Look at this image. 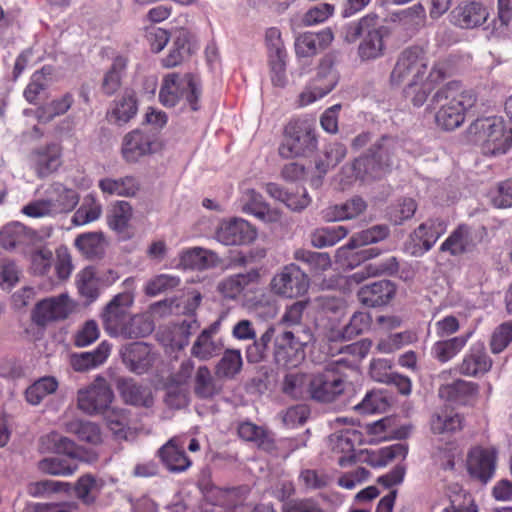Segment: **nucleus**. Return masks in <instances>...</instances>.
Returning a JSON list of instances; mask_svg holds the SVG:
<instances>
[{
  "label": "nucleus",
  "instance_id": "de8ad7c7",
  "mask_svg": "<svg viewBox=\"0 0 512 512\" xmlns=\"http://www.w3.org/2000/svg\"><path fill=\"white\" fill-rule=\"evenodd\" d=\"M309 385L310 374L288 373L283 379L282 391L294 399H308Z\"/></svg>",
  "mask_w": 512,
  "mask_h": 512
},
{
  "label": "nucleus",
  "instance_id": "37998d69",
  "mask_svg": "<svg viewBox=\"0 0 512 512\" xmlns=\"http://www.w3.org/2000/svg\"><path fill=\"white\" fill-rule=\"evenodd\" d=\"M468 338V335H461L436 341L431 347V355L440 363H446L460 353L466 346Z\"/></svg>",
  "mask_w": 512,
  "mask_h": 512
},
{
  "label": "nucleus",
  "instance_id": "f257e3e1",
  "mask_svg": "<svg viewBox=\"0 0 512 512\" xmlns=\"http://www.w3.org/2000/svg\"><path fill=\"white\" fill-rule=\"evenodd\" d=\"M477 101L472 90H466L457 81L448 82L432 96V105L438 107L435 122L443 130L452 131L465 121L466 112Z\"/></svg>",
  "mask_w": 512,
  "mask_h": 512
},
{
  "label": "nucleus",
  "instance_id": "a878e982",
  "mask_svg": "<svg viewBox=\"0 0 512 512\" xmlns=\"http://www.w3.org/2000/svg\"><path fill=\"white\" fill-rule=\"evenodd\" d=\"M192 34L185 28L175 31L172 46L166 57L161 60L164 68H173L188 58L192 53Z\"/></svg>",
  "mask_w": 512,
  "mask_h": 512
},
{
  "label": "nucleus",
  "instance_id": "8fccbe9b",
  "mask_svg": "<svg viewBox=\"0 0 512 512\" xmlns=\"http://www.w3.org/2000/svg\"><path fill=\"white\" fill-rule=\"evenodd\" d=\"M407 454V444L397 443L383 447L378 451L368 452L366 461L373 467H383L394 459H405Z\"/></svg>",
  "mask_w": 512,
  "mask_h": 512
},
{
  "label": "nucleus",
  "instance_id": "2f4dec72",
  "mask_svg": "<svg viewBox=\"0 0 512 512\" xmlns=\"http://www.w3.org/2000/svg\"><path fill=\"white\" fill-rule=\"evenodd\" d=\"M232 507L231 493L228 490L211 486L203 491L201 512H236Z\"/></svg>",
  "mask_w": 512,
  "mask_h": 512
},
{
  "label": "nucleus",
  "instance_id": "e2e57ef3",
  "mask_svg": "<svg viewBox=\"0 0 512 512\" xmlns=\"http://www.w3.org/2000/svg\"><path fill=\"white\" fill-rule=\"evenodd\" d=\"M102 213V207L95 196L89 194L84 198L82 205L76 210L72 222L76 226H82L97 220Z\"/></svg>",
  "mask_w": 512,
  "mask_h": 512
},
{
  "label": "nucleus",
  "instance_id": "6e6d98bb",
  "mask_svg": "<svg viewBox=\"0 0 512 512\" xmlns=\"http://www.w3.org/2000/svg\"><path fill=\"white\" fill-rule=\"evenodd\" d=\"M240 350L227 349L215 367V373L220 378L232 379L242 368Z\"/></svg>",
  "mask_w": 512,
  "mask_h": 512
},
{
  "label": "nucleus",
  "instance_id": "680f3d73",
  "mask_svg": "<svg viewBox=\"0 0 512 512\" xmlns=\"http://www.w3.org/2000/svg\"><path fill=\"white\" fill-rule=\"evenodd\" d=\"M347 234L348 229L342 225L320 228L311 234V243L316 248L329 247L338 243Z\"/></svg>",
  "mask_w": 512,
  "mask_h": 512
},
{
  "label": "nucleus",
  "instance_id": "393cba45",
  "mask_svg": "<svg viewBox=\"0 0 512 512\" xmlns=\"http://www.w3.org/2000/svg\"><path fill=\"white\" fill-rule=\"evenodd\" d=\"M217 331V323H213L204 329L193 343L191 355L201 361H207L219 355L223 349V343L213 338Z\"/></svg>",
  "mask_w": 512,
  "mask_h": 512
},
{
  "label": "nucleus",
  "instance_id": "774afa93",
  "mask_svg": "<svg viewBox=\"0 0 512 512\" xmlns=\"http://www.w3.org/2000/svg\"><path fill=\"white\" fill-rule=\"evenodd\" d=\"M512 342V320L501 323L493 331L489 346L493 354L503 352Z\"/></svg>",
  "mask_w": 512,
  "mask_h": 512
},
{
  "label": "nucleus",
  "instance_id": "39448f33",
  "mask_svg": "<svg viewBox=\"0 0 512 512\" xmlns=\"http://www.w3.org/2000/svg\"><path fill=\"white\" fill-rule=\"evenodd\" d=\"M200 94L201 88L192 75H186L185 81H183L178 73H169L163 77L159 91V101L163 106L171 108L175 107L185 97L191 109L197 111Z\"/></svg>",
  "mask_w": 512,
  "mask_h": 512
},
{
  "label": "nucleus",
  "instance_id": "e433bc0d",
  "mask_svg": "<svg viewBox=\"0 0 512 512\" xmlns=\"http://www.w3.org/2000/svg\"><path fill=\"white\" fill-rule=\"evenodd\" d=\"M127 66L128 58L126 56L118 55L113 59L101 82V91L104 95L111 97L119 91Z\"/></svg>",
  "mask_w": 512,
  "mask_h": 512
},
{
  "label": "nucleus",
  "instance_id": "ddd939ff",
  "mask_svg": "<svg viewBox=\"0 0 512 512\" xmlns=\"http://www.w3.org/2000/svg\"><path fill=\"white\" fill-rule=\"evenodd\" d=\"M496 463L497 450L495 448L475 446L467 454L466 468L472 479L481 484H487L495 474Z\"/></svg>",
  "mask_w": 512,
  "mask_h": 512
},
{
  "label": "nucleus",
  "instance_id": "79ce46f5",
  "mask_svg": "<svg viewBox=\"0 0 512 512\" xmlns=\"http://www.w3.org/2000/svg\"><path fill=\"white\" fill-rule=\"evenodd\" d=\"M258 278V272L254 270L232 275L219 283L218 291L227 299H236L250 283L256 282Z\"/></svg>",
  "mask_w": 512,
  "mask_h": 512
},
{
  "label": "nucleus",
  "instance_id": "c03bdc74",
  "mask_svg": "<svg viewBox=\"0 0 512 512\" xmlns=\"http://www.w3.org/2000/svg\"><path fill=\"white\" fill-rule=\"evenodd\" d=\"M98 186L104 194L124 197L134 196L139 190V183L133 176L119 179L104 178L99 181Z\"/></svg>",
  "mask_w": 512,
  "mask_h": 512
},
{
  "label": "nucleus",
  "instance_id": "c85d7f7f",
  "mask_svg": "<svg viewBox=\"0 0 512 512\" xmlns=\"http://www.w3.org/2000/svg\"><path fill=\"white\" fill-rule=\"evenodd\" d=\"M33 168L39 178H45L61 165V147L49 144L32 154Z\"/></svg>",
  "mask_w": 512,
  "mask_h": 512
},
{
  "label": "nucleus",
  "instance_id": "cd10ccee",
  "mask_svg": "<svg viewBox=\"0 0 512 512\" xmlns=\"http://www.w3.org/2000/svg\"><path fill=\"white\" fill-rule=\"evenodd\" d=\"M463 449L460 444L453 440L438 444L431 453L433 466L442 471H454L456 463L463 459Z\"/></svg>",
  "mask_w": 512,
  "mask_h": 512
},
{
  "label": "nucleus",
  "instance_id": "6e6552de",
  "mask_svg": "<svg viewBox=\"0 0 512 512\" xmlns=\"http://www.w3.org/2000/svg\"><path fill=\"white\" fill-rule=\"evenodd\" d=\"M113 399L114 393L110 384L105 378L98 376L90 385L78 391L77 406L87 415H100L109 408Z\"/></svg>",
  "mask_w": 512,
  "mask_h": 512
},
{
  "label": "nucleus",
  "instance_id": "6ab92c4d",
  "mask_svg": "<svg viewBox=\"0 0 512 512\" xmlns=\"http://www.w3.org/2000/svg\"><path fill=\"white\" fill-rule=\"evenodd\" d=\"M488 16V9L482 3L465 0L451 11L450 21L462 29H472L485 23Z\"/></svg>",
  "mask_w": 512,
  "mask_h": 512
},
{
  "label": "nucleus",
  "instance_id": "0e129e2a",
  "mask_svg": "<svg viewBox=\"0 0 512 512\" xmlns=\"http://www.w3.org/2000/svg\"><path fill=\"white\" fill-rule=\"evenodd\" d=\"M28 240L24 225L13 222L5 225L0 231V244L4 249H13Z\"/></svg>",
  "mask_w": 512,
  "mask_h": 512
},
{
  "label": "nucleus",
  "instance_id": "bb28decb",
  "mask_svg": "<svg viewBox=\"0 0 512 512\" xmlns=\"http://www.w3.org/2000/svg\"><path fill=\"white\" fill-rule=\"evenodd\" d=\"M362 443V434L355 429H346L335 436L333 451L342 454L338 464L345 467L356 461V446Z\"/></svg>",
  "mask_w": 512,
  "mask_h": 512
},
{
  "label": "nucleus",
  "instance_id": "f8f14e48",
  "mask_svg": "<svg viewBox=\"0 0 512 512\" xmlns=\"http://www.w3.org/2000/svg\"><path fill=\"white\" fill-rule=\"evenodd\" d=\"M160 148L156 134L136 129L124 136L121 154L126 162L135 163L142 157L157 152Z\"/></svg>",
  "mask_w": 512,
  "mask_h": 512
},
{
  "label": "nucleus",
  "instance_id": "052dcab7",
  "mask_svg": "<svg viewBox=\"0 0 512 512\" xmlns=\"http://www.w3.org/2000/svg\"><path fill=\"white\" fill-rule=\"evenodd\" d=\"M294 258L308 265L311 273L317 275L331 267V258L328 253L314 252L305 249H298L294 253Z\"/></svg>",
  "mask_w": 512,
  "mask_h": 512
},
{
  "label": "nucleus",
  "instance_id": "f704fd0d",
  "mask_svg": "<svg viewBox=\"0 0 512 512\" xmlns=\"http://www.w3.org/2000/svg\"><path fill=\"white\" fill-rule=\"evenodd\" d=\"M119 389L124 402L129 405L151 408L154 404V397L149 387L126 380L121 383Z\"/></svg>",
  "mask_w": 512,
  "mask_h": 512
},
{
  "label": "nucleus",
  "instance_id": "5701e85b",
  "mask_svg": "<svg viewBox=\"0 0 512 512\" xmlns=\"http://www.w3.org/2000/svg\"><path fill=\"white\" fill-rule=\"evenodd\" d=\"M396 294V286L390 280H379L361 287L357 293L360 303L367 307L388 304Z\"/></svg>",
  "mask_w": 512,
  "mask_h": 512
},
{
  "label": "nucleus",
  "instance_id": "c9c22d12",
  "mask_svg": "<svg viewBox=\"0 0 512 512\" xmlns=\"http://www.w3.org/2000/svg\"><path fill=\"white\" fill-rule=\"evenodd\" d=\"M479 391L477 383L458 379L440 387L439 395L448 401L465 404L470 398L476 397Z\"/></svg>",
  "mask_w": 512,
  "mask_h": 512
},
{
  "label": "nucleus",
  "instance_id": "58836bf2",
  "mask_svg": "<svg viewBox=\"0 0 512 512\" xmlns=\"http://www.w3.org/2000/svg\"><path fill=\"white\" fill-rule=\"evenodd\" d=\"M399 270V262L395 256L388 257L379 262L366 264L362 270L350 276L351 280L361 283L367 278L378 276H392Z\"/></svg>",
  "mask_w": 512,
  "mask_h": 512
},
{
  "label": "nucleus",
  "instance_id": "4468645a",
  "mask_svg": "<svg viewBox=\"0 0 512 512\" xmlns=\"http://www.w3.org/2000/svg\"><path fill=\"white\" fill-rule=\"evenodd\" d=\"M133 303L130 293H119L105 306L101 318L104 330L112 337H119Z\"/></svg>",
  "mask_w": 512,
  "mask_h": 512
},
{
  "label": "nucleus",
  "instance_id": "aec40b11",
  "mask_svg": "<svg viewBox=\"0 0 512 512\" xmlns=\"http://www.w3.org/2000/svg\"><path fill=\"white\" fill-rule=\"evenodd\" d=\"M240 204L242 212L252 215L263 222L275 223L281 219L280 211L271 208L264 200L262 194L253 188L245 189L242 192Z\"/></svg>",
  "mask_w": 512,
  "mask_h": 512
},
{
  "label": "nucleus",
  "instance_id": "2eb2a0df",
  "mask_svg": "<svg viewBox=\"0 0 512 512\" xmlns=\"http://www.w3.org/2000/svg\"><path fill=\"white\" fill-rule=\"evenodd\" d=\"M215 238L227 246L247 245L257 238V230L247 220L235 217L219 224Z\"/></svg>",
  "mask_w": 512,
  "mask_h": 512
},
{
  "label": "nucleus",
  "instance_id": "423d86ee",
  "mask_svg": "<svg viewBox=\"0 0 512 512\" xmlns=\"http://www.w3.org/2000/svg\"><path fill=\"white\" fill-rule=\"evenodd\" d=\"M343 359L329 364L323 371L310 374L309 398L318 402H333L345 390L341 373Z\"/></svg>",
  "mask_w": 512,
  "mask_h": 512
},
{
  "label": "nucleus",
  "instance_id": "4d7b16f0",
  "mask_svg": "<svg viewBox=\"0 0 512 512\" xmlns=\"http://www.w3.org/2000/svg\"><path fill=\"white\" fill-rule=\"evenodd\" d=\"M58 388V381L53 376H45L32 385L25 391V398L27 402L32 405H38L46 396L56 392Z\"/></svg>",
  "mask_w": 512,
  "mask_h": 512
},
{
  "label": "nucleus",
  "instance_id": "9b49d317",
  "mask_svg": "<svg viewBox=\"0 0 512 512\" xmlns=\"http://www.w3.org/2000/svg\"><path fill=\"white\" fill-rule=\"evenodd\" d=\"M446 230L447 225L442 219H428L411 233L407 250L414 257L423 256L432 249Z\"/></svg>",
  "mask_w": 512,
  "mask_h": 512
},
{
  "label": "nucleus",
  "instance_id": "0eeeda50",
  "mask_svg": "<svg viewBox=\"0 0 512 512\" xmlns=\"http://www.w3.org/2000/svg\"><path fill=\"white\" fill-rule=\"evenodd\" d=\"M483 141L484 154L500 155L512 146V129H506L504 121L499 117L477 119L471 126Z\"/></svg>",
  "mask_w": 512,
  "mask_h": 512
},
{
  "label": "nucleus",
  "instance_id": "f03ea898",
  "mask_svg": "<svg viewBox=\"0 0 512 512\" xmlns=\"http://www.w3.org/2000/svg\"><path fill=\"white\" fill-rule=\"evenodd\" d=\"M398 149V140L390 135H383L373 143L367 152L355 159L352 170L356 179L362 181L378 179L391 170L393 157Z\"/></svg>",
  "mask_w": 512,
  "mask_h": 512
},
{
  "label": "nucleus",
  "instance_id": "4c0bfd02",
  "mask_svg": "<svg viewBox=\"0 0 512 512\" xmlns=\"http://www.w3.org/2000/svg\"><path fill=\"white\" fill-rule=\"evenodd\" d=\"M111 351V345L107 341L101 342L91 352L75 354L71 357V365L75 371L84 372L103 364Z\"/></svg>",
  "mask_w": 512,
  "mask_h": 512
},
{
  "label": "nucleus",
  "instance_id": "bf43d9fd",
  "mask_svg": "<svg viewBox=\"0 0 512 512\" xmlns=\"http://www.w3.org/2000/svg\"><path fill=\"white\" fill-rule=\"evenodd\" d=\"M464 418L458 413L433 415L430 426L433 434H453L463 429Z\"/></svg>",
  "mask_w": 512,
  "mask_h": 512
},
{
  "label": "nucleus",
  "instance_id": "49530a36",
  "mask_svg": "<svg viewBox=\"0 0 512 512\" xmlns=\"http://www.w3.org/2000/svg\"><path fill=\"white\" fill-rule=\"evenodd\" d=\"M384 52L383 34L380 29L369 30L358 46V55L362 61L379 58Z\"/></svg>",
  "mask_w": 512,
  "mask_h": 512
},
{
  "label": "nucleus",
  "instance_id": "412c9836",
  "mask_svg": "<svg viewBox=\"0 0 512 512\" xmlns=\"http://www.w3.org/2000/svg\"><path fill=\"white\" fill-rule=\"evenodd\" d=\"M493 365L491 357L488 355L483 344H474L464 355L462 361L457 366V371L467 377H481L488 373Z\"/></svg>",
  "mask_w": 512,
  "mask_h": 512
},
{
  "label": "nucleus",
  "instance_id": "dca6fc26",
  "mask_svg": "<svg viewBox=\"0 0 512 512\" xmlns=\"http://www.w3.org/2000/svg\"><path fill=\"white\" fill-rule=\"evenodd\" d=\"M72 312V305L67 294L48 297L39 301L33 311L32 320L38 326L66 319Z\"/></svg>",
  "mask_w": 512,
  "mask_h": 512
},
{
  "label": "nucleus",
  "instance_id": "603ef678",
  "mask_svg": "<svg viewBox=\"0 0 512 512\" xmlns=\"http://www.w3.org/2000/svg\"><path fill=\"white\" fill-rule=\"evenodd\" d=\"M77 288L80 295L90 302L96 300L102 288L93 267H86L76 277Z\"/></svg>",
  "mask_w": 512,
  "mask_h": 512
},
{
  "label": "nucleus",
  "instance_id": "3c124183",
  "mask_svg": "<svg viewBox=\"0 0 512 512\" xmlns=\"http://www.w3.org/2000/svg\"><path fill=\"white\" fill-rule=\"evenodd\" d=\"M216 253L195 247L182 253L181 263L191 269L204 270L215 264L217 261Z\"/></svg>",
  "mask_w": 512,
  "mask_h": 512
},
{
  "label": "nucleus",
  "instance_id": "c756f323",
  "mask_svg": "<svg viewBox=\"0 0 512 512\" xmlns=\"http://www.w3.org/2000/svg\"><path fill=\"white\" fill-rule=\"evenodd\" d=\"M268 195L283 202L292 211H300L310 203V197L304 187L297 186L295 191L285 190L279 184L267 183L265 185Z\"/></svg>",
  "mask_w": 512,
  "mask_h": 512
},
{
  "label": "nucleus",
  "instance_id": "7ed1b4c3",
  "mask_svg": "<svg viewBox=\"0 0 512 512\" xmlns=\"http://www.w3.org/2000/svg\"><path fill=\"white\" fill-rule=\"evenodd\" d=\"M317 144L313 122L308 118L294 117L284 125L278 153L283 159L306 157L316 151Z\"/></svg>",
  "mask_w": 512,
  "mask_h": 512
},
{
  "label": "nucleus",
  "instance_id": "a19ab883",
  "mask_svg": "<svg viewBox=\"0 0 512 512\" xmlns=\"http://www.w3.org/2000/svg\"><path fill=\"white\" fill-rule=\"evenodd\" d=\"M103 488V481L92 474H84L78 478L74 485L75 497L85 506L96 503Z\"/></svg>",
  "mask_w": 512,
  "mask_h": 512
},
{
  "label": "nucleus",
  "instance_id": "5fc2aeb1",
  "mask_svg": "<svg viewBox=\"0 0 512 512\" xmlns=\"http://www.w3.org/2000/svg\"><path fill=\"white\" fill-rule=\"evenodd\" d=\"M38 469L45 474L70 476L78 469L75 460L63 457H48L38 462Z\"/></svg>",
  "mask_w": 512,
  "mask_h": 512
},
{
  "label": "nucleus",
  "instance_id": "ea45409f",
  "mask_svg": "<svg viewBox=\"0 0 512 512\" xmlns=\"http://www.w3.org/2000/svg\"><path fill=\"white\" fill-rule=\"evenodd\" d=\"M237 432L242 440L253 442L260 449L266 451L274 449V440L269 431L263 426H258L250 421H244L239 423Z\"/></svg>",
  "mask_w": 512,
  "mask_h": 512
},
{
  "label": "nucleus",
  "instance_id": "864d4df0",
  "mask_svg": "<svg viewBox=\"0 0 512 512\" xmlns=\"http://www.w3.org/2000/svg\"><path fill=\"white\" fill-rule=\"evenodd\" d=\"M153 330L154 324L148 317L141 314H130L119 337L126 339L141 338L151 334Z\"/></svg>",
  "mask_w": 512,
  "mask_h": 512
},
{
  "label": "nucleus",
  "instance_id": "a18cd8bd",
  "mask_svg": "<svg viewBox=\"0 0 512 512\" xmlns=\"http://www.w3.org/2000/svg\"><path fill=\"white\" fill-rule=\"evenodd\" d=\"M366 202L361 197H353L341 205H334L325 211L327 221L352 219L366 210Z\"/></svg>",
  "mask_w": 512,
  "mask_h": 512
},
{
  "label": "nucleus",
  "instance_id": "1a4fd4ad",
  "mask_svg": "<svg viewBox=\"0 0 512 512\" xmlns=\"http://www.w3.org/2000/svg\"><path fill=\"white\" fill-rule=\"evenodd\" d=\"M338 82L337 72L333 69L330 59H323L315 77H313L298 98L299 106L304 107L314 103L330 93Z\"/></svg>",
  "mask_w": 512,
  "mask_h": 512
},
{
  "label": "nucleus",
  "instance_id": "20e7f679",
  "mask_svg": "<svg viewBox=\"0 0 512 512\" xmlns=\"http://www.w3.org/2000/svg\"><path fill=\"white\" fill-rule=\"evenodd\" d=\"M428 70V58L420 46H410L404 49L390 74V84L393 87L406 86L410 83L423 81Z\"/></svg>",
  "mask_w": 512,
  "mask_h": 512
},
{
  "label": "nucleus",
  "instance_id": "b1692460",
  "mask_svg": "<svg viewBox=\"0 0 512 512\" xmlns=\"http://www.w3.org/2000/svg\"><path fill=\"white\" fill-rule=\"evenodd\" d=\"M333 39L334 35L330 28L318 33L305 32L295 40V53L298 57H312L326 49Z\"/></svg>",
  "mask_w": 512,
  "mask_h": 512
},
{
  "label": "nucleus",
  "instance_id": "09e8293b",
  "mask_svg": "<svg viewBox=\"0 0 512 512\" xmlns=\"http://www.w3.org/2000/svg\"><path fill=\"white\" fill-rule=\"evenodd\" d=\"M221 387L217 385L207 366H200L194 378V393L200 399H210L219 394Z\"/></svg>",
  "mask_w": 512,
  "mask_h": 512
},
{
  "label": "nucleus",
  "instance_id": "69168bd1",
  "mask_svg": "<svg viewBox=\"0 0 512 512\" xmlns=\"http://www.w3.org/2000/svg\"><path fill=\"white\" fill-rule=\"evenodd\" d=\"M371 324L372 316L369 312L357 311L351 316L349 323L340 332V338L352 339L368 331Z\"/></svg>",
  "mask_w": 512,
  "mask_h": 512
},
{
  "label": "nucleus",
  "instance_id": "72a5a7b5",
  "mask_svg": "<svg viewBox=\"0 0 512 512\" xmlns=\"http://www.w3.org/2000/svg\"><path fill=\"white\" fill-rule=\"evenodd\" d=\"M138 111L137 98L132 90H126L119 100L114 102V107L107 112L109 121L118 125L128 123Z\"/></svg>",
  "mask_w": 512,
  "mask_h": 512
},
{
  "label": "nucleus",
  "instance_id": "4be33fe9",
  "mask_svg": "<svg viewBox=\"0 0 512 512\" xmlns=\"http://www.w3.org/2000/svg\"><path fill=\"white\" fill-rule=\"evenodd\" d=\"M477 244L471 228L466 224H460L442 242L439 251L456 257L472 252Z\"/></svg>",
  "mask_w": 512,
  "mask_h": 512
},
{
  "label": "nucleus",
  "instance_id": "f3484780",
  "mask_svg": "<svg viewBox=\"0 0 512 512\" xmlns=\"http://www.w3.org/2000/svg\"><path fill=\"white\" fill-rule=\"evenodd\" d=\"M305 344L290 331L278 334L274 340V358L277 364L296 367L305 358Z\"/></svg>",
  "mask_w": 512,
  "mask_h": 512
},
{
  "label": "nucleus",
  "instance_id": "338daca9",
  "mask_svg": "<svg viewBox=\"0 0 512 512\" xmlns=\"http://www.w3.org/2000/svg\"><path fill=\"white\" fill-rule=\"evenodd\" d=\"M49 75H51V68L49 66H44L32 74L30 82L23 92L25 99L29 103H37L40 93L47 88V76Z\"/></svg>",
  "mask_w": 512,
  "mask_h": 512
},
{
  "label": "nucleus",
  "instance_id": "9d476101",
  "mask_svg": "<svg viewBox=\"0 0 512 512\" xmlns=\"http://www.w3.org/2000/svg\"><path fill=\"white\" fill-rule=\"evenodd\" d=\"M271 291L281 297L297 298L304 295L310 286V280L297 265L289 264L275 274L270 283Z\"/></svg>",
  "mask_w": 512,
  "mask_h": 512
},
{
  "label": "nucleus",
  "instance_id": "7c9ffc66",
  "mask_svg": "<svg viewBox=\"0 0 512 512\" xmlns=\"http://www.w3.org/2000/svg\"><path fill=\"white\" fill-rule=\"evenodd\" d=\"M48 201L53 214L69 213L79 203L78 193L61 183H53L48 190Z\"/></svg>",
  "mask_w": 512,
  "mask_h": 512
},
{
  "label": "nucleus",
  "instance_id": "473e14b6",
  "mask_svg": "<svg viewBox=\"0 0 512 512\" xmlns=\"http://www.w3.org/2000/svg\"><path fill=\"white\" fill-rule=\"evenodd\" d=\"M159 457L171 472H183L192 462L182 447H178L174 439L169 440L159 450Z\"/></svg>",
  "mask_w": 512,
  "mask_h": 512
},
{
  "label": "nucleus",
  "instance_id": "13d9d810",
  "mask_svg": "<svg viewBox=\"0 0 512 512\" xmlns=\"http://www.w3.org/2000/svg\"><path fill=\"white\" fill-rule=\"evenodd\" d=\"M101 415L104 416L107 427L115 436L120 438L126 437L130 423L129 412L126 409L111 407L110 405Z\"/></svg>",
  "mask_w": 512,
  "mask_h": 512
},
{
  "label": "nucleus",
  "instance_id": "a211bd4d",
  "mask_svg": "<svg viewBox=\"0 0 512 512\" xmlns=\"http://www.w3.org/2000/svg\"><path fill=\"white\" fill-rule=\"evenodd\" d=\"M120 355L126 368L138 375L147 373L156 360L152 347L144 342H132L123 346Z\"/></svg>",
  "mask_w": 512,
  "mask_h": 512
}]
</instances>
